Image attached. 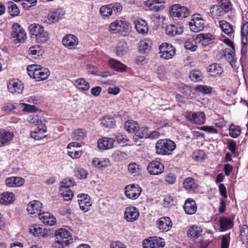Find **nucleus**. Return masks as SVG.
I'll use <instances>...</instances> for the list:
<instances>
[{"instance_id": "f257e3e1", "label": "nucleus", "mask_w": 248, "mask_h": 248, "mask_svg": "<svg viewBox=\"0 0 248 248\" xmlns=\"http://www.w3.org/2000/svg\"><path fill=\"white\" fill-rule=\"evenodd\" d=\"M27 70L29 76L36 81L47 79L50 74L48 68L41 67L39 65L32 64L27 66Z\"/></svg>"}, {"instance_id": "f03ea898", "label": "nucleus", "mask_w": 248, "mask_h": 248, "mask_svg": "<svg viewBox=\"0 0 248 248\" xmlns=\"http://www.w3.org/2000/svg\"><path fill=\"white\" fill-rule=\"evenodd\" d=\"M176 148L174 142L169 139H161L156 143V153L158 155H166L169 154Z\"/></svg>"}, {"instance_id": "7ed1b4c3", "label": "nucleus", "mask_w": 248, "mask_h": 248, "mask_svg": "<svg viewBox=\"0 0 248 248\" xmlns=\"http://www.w3.org/2000/svg\"><path fill=\"white\" fill-rule=\"evenodd\" d=\"M11 37L16 43H23L26 40V32L17 23H15L11 28Z\"/></svg>"}, {"instance_id": "20e7f679", "label": "nucleus", "mask_w": 248, "mask_h": 248, "mask_svg": "<svg viewBox=\"0 0 248 248\" xmlns=\"http://www.w3.org/2000/svg\"><path fill=\"white\" fill-rule=\"evenodd\" d=\"M189 26L191 31L198 32L203 30L205 24L200 14L192 15V18L189 22Z\"/></svg>"}, {"instance_id": "39448f33", "label": "nucleus", "mask_w": 248, "mask_h": 248, "mask_svg": "<svg viewBox=\"0 0 248 248\" xmlns=\"http://www.w3.org/2000/svg\"><path fill=\"white\" fill-rule=\"evenodd\" d=\"M160 57L165 60L172 59L175 54L174 47L167 43H162L159 47Z\"/></svg>"}, {"instance_id": "423d86ee", "label": "nucleus", "mask_w": 248, "mask_h": 248, "mask_svg": "<svg viewBox=\"0 0 248 248\" xmlns=\"http://www.w3.org/2000/svg\"><path fill=\"white\" fill-rule=\"evenodd\" d=\"M130 28V24L124 20H116L111 22L109 26V31L114 32L115 31H123L127 33Z\"/></svg>"}, {"instance_id": "0eeeda50", "label": "nucleus", "mask_w": 248, "mask_h": 248, "mask_svg": "<svg viewBox=\"0 0 248 248\" xmlns=\"http://www.w3.org/2000/svg\"><path fill=\"white\" fill-rule=\"evenodd\" d=\"M64 15L65 11L63 8H57L49 12L46 17V22L48 24L59 22L64 17Z\"/></svg>"}, {"instance_id": "6e6552de", "label": "nucleus", "mask_w": 248, "mask_h": 248, "mask_svg": "<svg viewBox=\"0 0 248 248\" xmlns=\"http://www.w3.org/2000/svg\"><path fill=\"white\" fill-rule=\"evenodd\" d=\"M170 14L174 17L185 18L189 16L190 11L186 7L175 4L171 6Z\"/></svg>"}, {"instance_id": "1a4fd4ad", "label": "nucleus", "mask_w": 248, "mask_h": 248, "mask_svg": "<svg viewBox=\"0 0 248 248\" xmlns=\"http://www.w3.org/2000/svg\"><path fill=\"white\" fill-rule=\"evenodd\" d=\"M186 117L191 123L196 124H202L205 121V114L202 111L189 112L186 113Z\"/></svg>"}, {"instance_id": "9d476101", "label": "nucleus", "mask_w": 248, "mask_h": 248, "mask_svg": "<svg viewBox=\"0 0 248 248\" xmlns=\"http://www.w3.org/2000/svg\"><path fill=\"white\" fill-rule=\"evenodd\" d=\"M141 191L139 185L132 184L125 187V194L129 199H136L140 194Z\"/></svg>"}, {"instance_id": "9b49d317", "label": "nucleus", "mask_w": 248, "mask_h": 248, "mask_svg": "<svg viewBox=\"0 0 248 248\" xmlns=\"http://www.w3.org/2000/svg\"><path fill=\"white\" fill-rule=\"evenodd\" d=\"M202 229L197 225L192 226L187 232L188 236L193 238L196 243H201L202 240Z\"/></svg>"}, {"instance_id": "f8f14e48", "label": "nucleus", "mask_w": 248, "mask_h": 248, "mask_svg": "<svg viewBox=\"0 0 248 248\" xmlns=\"http://www.w3.org/2000/svg\"><path fill=\"white\" fill-rule=\"evenodd\" d=\"M147 170L150 174L158 175L164 171V167L159 161L155 160L148 164Z\"/></svg>"}, {"instance_id": "ddd939ff", "label": "nucleus", "mask_w": 248, "mask_h": 248, "mask_svg": "<svg viewBox=\"0 0 248 248\" xmlns=\"http://www.w3.org/2000/svg\"><path fill=\"white\" fill-rule=\"evenodd\" d=\"M139 217V210L134 206L126 207L124 211V217L128 222L136 220Z\"/></svg>"}, {"instance_id": "4468645a", "label": "nucleus", "mask_w": 248, "mask_h": 248, "mask_svg": "<svg viewBox=\"0 0 248 248\" xmlns=\"http://www.w3.org/2000/svg\"><path fill=\"white\" fill-rule=\"evenodd\" d=\"M78 202L80 208L83 211H88L92 205L90 197L86 194L78 195Z\"/></svg>"}, {"instance_id": "2eb2a0df", "label": "nucleus", "mask_w": 248, "mask_h": 248, "mask_svg": "<svg viewBox=\"0 0 248 248\" xmlns=\"http://www.w3.org/2000/svg\"><path fill=\"white\" fill-rule=\"evenodd\" d=\"M62 42L63 45L69 49L76 48L78 43V38L75 35L71 34L64 36Z\"/></svg>"}, {"instance_id": "dca6fc26", "label": "nucleus", "mask_w": 248, "mask_h": 248, "mask_svg": "<svg viewBox=\"0 0 248 248\" xmlns=\"http://www.w3.org/2000/svg\"><path fill=\"white\" fill-rule=\"evenodd\" d=\"M156 225L161 232H165L171 228L172 223L169 217H164L156 221Z\"/></svg>"}, {"instance_id": "f3484780", "label": "nucleus", "mask_w": 248, "mask_h": 248, "mask_svg": "<svg viewBox=\"0 0 248 248\" xmlns=\"http://www.w3.org/2000/svg\"><path fill=\"white\" fill-rule=\"evenodd\" d=\"M9 91L11 93H22L23 85L21 81L16 79L11 80L7 85Z\"/></svg>"}, {"instance_id": "a211bd4d", "label": "nucleus", "mask_w": 248, "mask_h": 248, "mask_svg": "<svg viewBox=\"0 0 248 248\" xmlns=\"http://www.w3.org/2000/svg\"><path fill=\"white\" fill-rule=\"evenodd\" d=\"M43 207L42 203L38 201L30 202L27 205V211L31 215L37 214L38 215L41 212Z\"/></svg>"}, {"instance_id": "6ab92c4d", "label": "nucleus", "mask_w": 248, "mask_h": 248, "mask_svg": "<svg viewBox=\"0 0 248 248\" xmlns=\"http://www.w3.org/2000/svg\"><path fill=\"white\" fill-rule=\"evenodd\" d=\"M164 0H145L144 4L149 8L151 11L157 12L163 9L164 6L163 5H158L159 4L164 3Z\"/></svg>"}, {"instance_id": "aec40b11", "label": "nucleus", "mask_w": 248, "mask_h": 248, "mask_svg": "<svg viewBox=\"0 0 248 248\" xmlns=\"http://www.w3.org/2000/svg\"><path fill=\"white\" fill-rule=\"evenodd\" d=\"M38 217L45 225L52 226L56 222V218L48 212H40Z\"/></svg>"}, {"instance_id": "412c9836", "label": "nucleus", "mask_w": 248, "mask_h": 248, "mask_svg": "<svg viewBox=\"0 0 248 248\" xmlns=\"http://www.w3.org/2000/svg\"><path fill=\"white\" fill-rule=\"evenodd\" d=\"M46 131V127L45 125L38 126L35 130L31 132V136L35 140H40L46 137L45 135Z\"/></svg>"}, {"instance_id": "4be33fe9", "label": "nucleus", "mask_w": 248, "mask_h": 248, "mask_svg": "<svg viewBox=\"0 0 248 248\" xmlns=\"http://www.w3.org/2000/svg\"><path fill=\"white\" fill-rule=\"evenodd\" d=\"M134 24L136 31L140 34L145 35L148 32V27L146 22L143 19H137L134 21Z\"/></svg>"}, {"instance_id": "5701e85b", "label": "nucleus", "mask_w": 248, "mask_h": 248, "mask_svg": "<svg viewBox=\"0 0 248 248\" xmlns=\"http://www.w3.org/2000/svg\"><path fill=\"white\" fill-rule=\"evenodd\" d=\"M184 209L186 214L193 215L197 211V204L194 200L189 198L186 200L184 205Z\"/></svg>"}, {"instance_id": "b1692460", "label": "nucleus", "mask_w": 248, "mask_h": 248, "mask_svg": "<svg viewBox=\"0 0 248 248\" xmlns=\"http://www.w3.org/2000/svg\"><path fill=\"white\" fill-rule=\"evenodd\" d=\"M98 147L101 150H108L113 147L114 140L111 138L104 137L98 140Z\"/></svg>"}, {"instance_id": "393cba45", "label": "nucleus", "mask_w": 248, "mask_h": 248, "mask_svg": "<svg viewBox=\"0 0 248 248\" xmlns=\"http://www.w3.org/2000/svg\"><path fill=\"white\" fill-rule=\"evenodd\" d=\"M183 32V27L178 24H170L168 25L166 28L167 34L171 36L181 34Z\"/></svg>"}, {"instance_id": "a878e982", "label": "nucleus", "mask_w": 248, "mask_h": 248, "mask_svg": "<svg viewBox=\"0 0 248 248\" xmlns=\"http://www.w3.org/2000/svg\"><path fill=\"white\" fill-rule=\"evenodd\" d=\"M24 179L20 177H11L5 180L6 185L9 187H18L24 183Z\"/></svg>"}, {"instance_id": "bb28decb", "label": "nucleus", "mask_w": 248, "mask_h": 248, "mask_svg": "<svg viewBox=\"0 0 248 248\" xmlns=\"http://www.w3.org/2000/svg\"><path fill=\"white\" fill-rule=\"evenodd\" d=\"M15 200V196L12 192H5L0 195V203L3 205L12 203Z\"/></svg>"}, {"instance_id": "cd10ccee", "label": "nucleus", "mask_w": 248, "mask_h": 248, "mask_svg": "<svg viewBox=\"0 0 248 248\" xmlns=\"http://www.w3.org/2000/svg\"><path fill=\"white\" fill-rule=\"evenodd\" d=\"M116 55L119 57H122L128 51V45L124 41H119L115 48Z\"/></svg>"}, {"instance_id": "c85d7f7f", "label": "nucleus", "mask_w": 248, "mask_h": 248, "mask_svg": "<svg viewBox=\"0 0 248 248\" xmlns=\"http://www.w3.org/2000/svg\"><path fill=\"white\" fill-rule=\"evenodd\" d=\"M56 236V242L57 243H64L61 240L62 239H67L69 237H72L70 235V233L68 230L64 228H60L57 230L55 233Z\"/></svg>"}, {"instance_id": "c756f323", "label": "nucleus", "mask_w": 248, "mask_h": 248, "mask_svg": "<svg viewBox=\"0 0 248 248\" xmlns=\"http://www.w3.org/2000/svg\"><path fill=\"white\" fill-rule=\"evenodd\" d=\"M14 137L12 132L6 131L4 129H0V142L5 144L11 140Z\"/></svg>"}, {"instance_id": "7c9ffc66", "label": "nucleus", "mask_w": 248, "mask_h": 248, "mask_svg": "<svg viewBox=\"0 0 248 248\" xmlns=\"http://www.w3.org/2000/svg\"><path fill=\"white\" fill-rule=\"evenodd\" d=\"M101 124L109 128H113L115 127V121L113 117L107 115L104 116L101 120Z\"/></svg>"}, {"instance_id": "2f4dec72", "label": "nucleus", "mask_w": 248, "mask_h": 248, "mask_svg": "<svg viewBox=\"0 0 248 248\" xmlns=\"http://www.w3.org/2000/svg\"><path fill=\"white\" fill-rule=\"evenodd\" d=\"M45 229L39 224H33L30 227V232L35 236H45Z\"/></svg>"}, {"instance_id": "473e14b6", "label": "nucleus", "mask_w": 248, "mask_h": 248, "mask_svg": "<svg viewBox=\"0 0 248 248\" xmlns=\"http://www.w3.org/2000/svg\"><path fill=\"white\" fill-rule=\"evenodd\" d=\"M109 66L112 69L120 72L125 71L126 66L120 61L110 59L108 62Z\"/></svg>"}, {"instance_id": "72a5a7b5", "label": "nucleus", "mask_w": 248, "mask_h": 248, "mask_svg": "<svg viewBox=\"0 0 248 248\" xmlns=\"http://www.w3.org/2000/svg\"><path fill=\"white\" fill-rule=\"evenodd\" d=\"M240 238L242 242V247H248V226L244 225L240 229Z\"/></svg>"}, {"instance_id": "f704fd0d", "label": "nucleus", "mask_w": 248, "mask_h": 248, "mask_svg": "<svg viewBox=\"0 0 248 248\" xmlns=\"http://www.w3.org/2000/svg\"><path fill=\"white\" fill-rule=\"evenodd\" d=\"M197 39L202 45L207 46L212 42L214 37L210 33H200L197 35Z\"/></svg>"}, {"instance_id": "c9c22d12", "label": "nucleus", "mask_w": 248, "mask_h": 248, "mask_svg": "<svg viewBox=\"0 0 248 248\" xmlns=\"http://www.w3.org/2000/svg\"><path fill=\"white\" fill-rule=\"evenodd\" d=\"M124 128L129 133H135L136 135L139 129V126L137 122L129 120L125 123Z\"/></svg>"}, {"instance_id": "e433bc0d", "label": "nucleus", "mask_w": 248, "mask_h": 248, "mask_svg": "<svg viewBox=\"0 0 248 248\" xmlns=\"http://www.w3.org/2000/svg\"><path fill=\"white\" fill-rule=\"evenodd\" d=\"M219 223L220 228L223 231L229 230L233 226V221L230 218L226 217L219 218Z\"/></svg>"}, {"instance_id": "4c0bfd02", "label": "nucleus", "mask_w": 248, "mask_h": 248, "mask_svg": "<svg viewBox=\"0 0 248 248\" xmlns=\"http://www.w3.org/2000/svg\"><path fill=\"white\" fill-rule=\"evenodd\" d=\"M183 186L186 190L190 191H194L198 187L195 180L191 177L186 178L183 182Z\"/></svg>"}, {"instance_id": "58836bf2", "label": "nucleus", "mask_w": 248, "mask_h": 248, "mask_svg": "<svg viewBox=\"0 0 248 248\" xmlns=\"http://www.w3.org/2000/svg\"><path fill=\"white\" fill-rule=\"evenodd\" d=\"M235 51H232L229 50H225L224 54V58L230 62L232 67L235 68L236 66V59L235 58L234 55Z\"/></svg>"}, {"instance_id": "ea45409f", "label": "nucleus", "mask_w": 248, "mask_h": 248, "mask_svg": "<svg viewBox=\"0 0 248 248\" xmlns=\"http://www.w3.org/2000/svg\"><path fill=\"white\" fill-rule=\"evenodd\" d=\"M219 23L223 31L231 36L233 32L232 26L224 20L220 21Z\"/></svg>"}, {"instance_id": "a19ab883", "label": "nucleus", "mask_w": 248, "mask_h": 248, "mask_svg": "<svg viewBox=\"0 0 248 248\" xmlns=\"http://www.w3.org/2000/svg\"><path fill=\"white\" fill-rule=\"evenodd\" d=\"M209 72L212 77H217L220 75L223 70L219 64L213 63L209 65Z\"/></svg>"}, {"instance_id": "79ce46f5", "label": "nucleus", "mask_w": 248, "mask_h": 248, "mask_svg": "<svg viewBox=\"0 0 248 248\" xmlns=\"http://www.w3.org/2000/svg\"><path fill=\"white\" fill-rule=\"evenodd\" d=\"M109 163L108 159L94 158L92 161L93 165L98 168H106Z\"/></svg>"}, {"instance_id": "37998d69", "label": "nucleus", "mask_w": 248, "mask_h": 248, "mask_svg": "<svg viewBox=\"0 0 248 248\" xmlns=\"http://www.w3.org/2000/svg\"><path fill=\"white\" fill-rule=\"evenodd\" d=\"M179 90L182 93L185 94L190 98L195 97V94L193 92L192 88L188 85H183L181 86H180Z\"/></svg>"}, {"instance_id": "c03bdc74", "label": "nucleus", "mask_w": 248, "mask_h": 248, "mask_svg": "<svg viewBox=\"0 0 248 248\" xmlns=\"http://www.w3.org/2000/svg\"><path fill=\"white\" fill-rule=\"evenodd\" d=\"M222 7L220 4L213 5L210 8V13L214 16H219L225 13Z\"/></svg>"}, {"instance_id": "a18cd8bd", "label": "nucleus", "mask_w": 248, "mask_h": 248, "mask_svg": "<svg viewBox=\"0 0 248 248\" xmlns=\"http://www.w3.org/2000/svg\"><path fill=\"white\" fill-rule=\"evenodd\" d=\"M43 28V27L35 23L30 25L28 28L31 37H32L33 36H34L35 39Z\"/></svg>"}, {"instance_id": "49530a36", "label": "nucleus", "mask_w": 248, "mask_h": 248, "mask_svg": "<svg viewBox=\"0 0 248 248\" xmlns=\"http://www.w3.org/2000/svg\"><path fill=\"white\" fill-rule=\"evenodd\" d=\"M75 86L79 90L82 91H86L89 89L90 86L88 82H87L84 78H79L75 81Z\"/></svg>"}, {"instance_id": "de8ad7c7", "label": "nucleus", "mask_w": 248, "mask_h": 248, "mask_svg": "<svg viewBox=\"0 0 248 248\" xmlns=\"http://www.w3.org/2000/svg\"><path fill=\"white\" fill-rule=\"evenodd\" d=\"M7 10L12 16H17L19 13L18 7L14 2H9L7 3Z\"/></svg>"}, {"instance_id": "09e8293b", "label": "nucleus", "mask_w": 248, "mask_h": 248, "mask_svg": "<svg viewBox=\"0 0 248 248\" xmlns=\"http://www.w3.org/2000/svg\"><path fill=\"white\" fill-rule=\"evenodd\" d=\"M86 137V130L83 129H78L72 133V138L76 140H80Z\"/></svg>"}, {"instance_id": "8fccbe9b", "label": "nucleus", "mask_w": 248, "mask_h": 248, "mask_svg": "<svg viewBox=\"0 0 248 248\" xmlns=\"http://www.w3.org/2000/svg\"><path fill=\"white\" fill-rule=\"evenodd\" d=\"M49 38V34L48 32L45 31L43 28L35 39L37 43H42L47 41Z\"/></svg>"}, {"instance_id": "3c124183", "label": "nucleus", "mask_w": 248, "mask_h": 248, "mask_svg": "<svg viewBox=\"0 0 248 248\" xmlns=\"http://www.w3.org/2000/svg\"><path fill=\"white\" fill-rule=\"evenodd\" d=\"M189 78L194 82H198L202 80V74L199 70H193L189 73Z\"/></svg>"}, {"instance_id": "603ef678", "label": "nucleus", "mask_w": 248, "mask_h": 248, "mask_svg": "<svg viewBox=\"0 0 248 248\" xmlns=\"http://www.w3.org/2000/svg\"><path fill=\"white\" fill-rule=\"evenodd\" d=\"M150 41L148 40L140 41L139 43V51L141 53L147 52L150 50Z\"/></svg>"}, {"instance_id": "864d4df0", "label": "nucleus", "mask_w": 248, "mask_h": 248, "mask_svg": "<svg viewBox=\"0 0 248 248\" xmlns=\"http://www.w3.org/2000/svg\"><path fill=\"white\" fill-rule=\"evenodd\" d=\"M185 47L187 50L195 51L197 48V42L193 38H190L185 41Z\"/></svg>"}, {"instance_id": "5fc2aeb1", "label": "nucleus", "mask_w": 248, "mask_h": 248, "mask_svg": "<svg viewBox=\"0 0 248 248\" xmlns=\"http://www.w3.org/2000/svg\"><path fill=\"white\" fill-rule=\"evenodd\" d=\"M242 36V48H241V59L245 60L246 58V53H247V43H248V38L247 35H241Z\"/></svg>"}, {"instance_id": "6e6d98bb", "label": "nucleus", "mask_w": 248, "mask_h": 248, "mask_svg": "<svg viewBox=\"0 0 248 248\" xmlns=\"http://www.w3.org/2000/svg\"><path fill=\"white\" fill-rule=\"evenodd\" d=\"M241 134V129L239 126H234L232 124L229 129V135L233 138H236Z\"/></svg>"}, {"instance_id": "4d7b16f0", "label": "nucleus", "mask_w": 248, "mask_h": 248, "mask_svg": "<svg viewBox=\"0 0 248 248\" xmlns=\"http://www.w3.org/2000/svg\"><path fill=\"white\" fill-rule=\"evenodd\" d=\"M195 90L202 93L208 94L211 93L212 88L207 85H199L195 88Z\"/></svg>"}, {"instance_id": "13d9d810", "label": "nucleus", "mask_w": 248, "mask_h": 248, "mask_svg": "<svg viewBox=\"0 0 248 248\" xmlns=\"http://www.w3.org/2000/svg\"><path fill=\"white\" fill-rule=\"evenodd\" d=\"M59 191L65 201L71 200L73 196V191L69 188H60Z\"/></svg>"}, {"instance_id": "bf43d9fd", "label": "nucleus", "mask_w": 248, "mask_h": 248, "mask_svg": "<svg viewBox=\"0 0 248 248\" xmlns=\"http://www.w3.org/2000/svg\"><path fill=\"white\" fill-rule=\"evenodd\" d=\"M74 179L71 178L64 179L61 183L60 188H69L75 185Z\"/></svg>"}, {"instance_id": "052dcab7", "label": "nucleus", "mask_w": 248, "mask_h": 248, "mask_svg": "<svg viewBox=\"0 0 248 248\" xmlns=\"http://www.w3.org/2000/svg\"><path fill=\"white\" fill-rule=\"evenodd\" d=\"M100 13L102 16H107L111 15L112 13L111 4L102 6L100 9Z\"/></svg>"}, {"instance_id": "680f3d73", "label": "nucleus", "mask_w": 248, "mask_h": 248, "mask_svg": "<svg viewBox=\"0 0 248 248\" xmlns=\"http://www.w3.org/2000/svg\"><path fill=\"white\" fill-rule=\"evenodd\" d=\"M151 239H153L155 248H163L165 245L164 239L159 237L153 236L151 237Z\"/></svg>"}, {"instance_id": "e2e57ef3", "label": "nucleus", "mask_w": 248, "mask_h": 248, "mask_svg": "<svg viewBox=\"0 0 248 248\" xmlns=\"http://www.w3.org/2000/svg\"><path fill=\"white\" fill-rule=\"evenodd\" d=\"M29 122L34 124L35 125L40 126L41 125H45L43 124L41 117L38 115H33L30 116Z\"/></svg>"}, {"instance_id": "0e129e2a", "label": "nucleus", "mask_w": 248, "mask_h": 248, "mask_svg": "<svg viewBox=\"0 0 248 248\" xmlns=\"http://www.w3.org/2000/svg\"><path fill=\"white\" fill-rule=\"evenodd\" d=\"M192 156L195 160L200 161L205 159V155L203 150H199L193 153Z\"/></svg>"}, {"instance_id": "69168bd1", "label": "nucleus", "mask_w": 248, "mask_h": 248, "mask_svg": "<svg viewBox=\"0 0 248 248\" xmlns=\"http://www.w3.org/2000/svg\"><path fill=\"white\" fill-rule=\"evenodd\" d=\"M61 241H63L64 243H57V242H55V243L53 244V246L54 247H57L58 245L59 247H68L74 242L73 239L70 237L67 239H62Z\"/></svg>"}, {"instance_id": "338daca9", "label": "nucleus", "mask_w": 248, "mask_h": 248, "mask_svg": "<svg viewBox=\"0 0 248 248\" xmlns=\"http://www.w3.org/2000/svg\"><path fill=\"white\" fill-rule=\"evenodd\" d=\"M29 51L30 53L34 56H39L42 54V50L39 45H35L30 48Z\"/></svg>"}, {"instance_id": "774afa93", "label": "nucleus", "mask_w": 248, "mask_h": 248, "mask_svg": "<svg viewBox=\"0 0 248 248\" xmlns=\"http://www.w3.org/2000/svg\"><path fill=\"white\" fill-rule=\"evenodd\" d=\"M75 175L78 178L82 179L86 178L88 172L84 169H79L75 171Z\"/></svg>"}]
</instances>
